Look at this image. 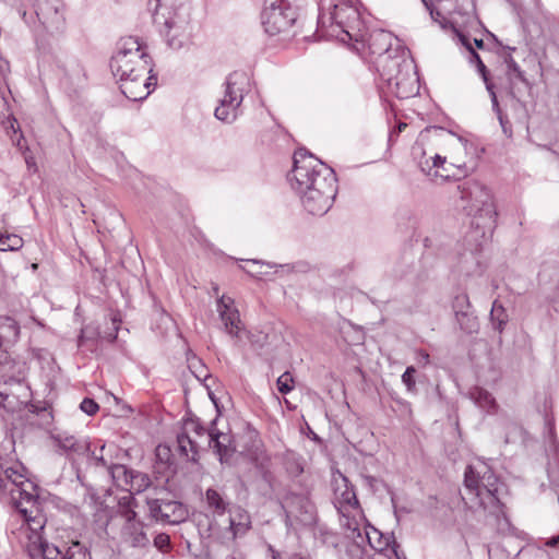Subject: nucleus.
Listing matches in <instances>:
<instances>
[{
    "label": "nucleus",
    "mask_w": 559,
    "mask_h": 559,
    "mask_svg": "<svg viewBox=\"0 0 559 559\" xmlns=\"http://www.w3.org/2000/svg\"><path fill=\"white\" fill-rule=\"evenodd\" d=\"M288 180L309 214L322 216L331 209L337 193L335 173L306 150L295 152Z\"/></svg>",
    "instance_id": "1"
},
{
    "label": "nucleus",
    "mask_w": 559,
    "mask_h": 559,
    "mask_svg": "<svg viewBox=\"0 0 559 559\" xmlns=\"http://www.w3.org/2000/svg\"><path fill=\"white\" fill-rule=\"evenodd\" d=\"M110 69L120 82L122 94L130 100L145 99L156 85L152 75V58L135 37L122 38L111 57Z\"/></svg>",
    "instance_id": "2"
},
{
    "label": "nucleus",
    "mask_w": 559,
    "mask_h": 559,
    "mask_svg": "<svg viewBox=\"0 0 559 559\" xmlns=\"http://www.w3.org/2000/svg\"><path fill=\"white\" fill-rule=\"evenodd\" d=\"M28 488L34 490L35 485L28 479L27 468L21 462L1 467L0 495L10 498L21 524H29L37 530L46 525V516L38 497Z\"/></svg>",
    "instance_id": "3"
},
{
    "label": "nucleus",
    "mask_w": 559,
    "mask_h": 559,
    "mask_svg": "<svg viewBox=\"0 0 559 559\" xmlns=\"http://www.w3.org/2000/svg\"><path fill=\"white\" fill-rule=\"evenodd\" d=\"M448 144L450 145L453 154L451 155V162H447V157L437 153L431 146V131L425 130L420 132L419 138L412 147V155L417 163L423 174L429 177L431 180H447L454 177L455 174L450 173V167L462 169L465 167V162L461 155L469 154L472 143L453 132H449Z\"/></svg>",
    "instance_id": "4"
},
{
    "label": "nucleus",
    "mask_w": 559,
    "mask_h": 559,
    "mask_svg": "<svg viewBox=\"0 0 559 559\" xmlns=\"http://www.w3.org/2000/svg\"><path fill=\"white\" fill-rule=\"evenodd\" d=\"M499 478L484 462L467 466L464 475L465 495L463 501L473 512H481L484 519L495 518L497 521L504 515L503 504L498 493Z\"/></svg>",
    "instance_id": "5"
},
{
    "label": "nucleus",
    "mask_w": 559,
    "mask_h": 559,
    "mask_svg": "<svg viewBox=\"0 0 559 559\" xmlns=\"http://www.w3.org/2000/svg\"><path fill=\"white\" fill-rule=\"evenodd\" d=\"M147 9L167 45L179 50L192 43L190 5L182 0H148Z\"/></svg>",
    "instance_id": "6"
},
{
    "label": "nucleus",
    "mask_w": 559,
    "mask_h": 559,
    "mask_svg": "<svg viewBox=\"0 0 559 559\" xmlns=\"http://www.w3.org/2000/svg\"><path fill=\"white\" fill-rule=\"evenodd\" d=\"M318 27L326 36L342 43L365 41V25L357 3L353 0H340L330 5L329 12H321Z\"/></svg>",
    "instance_id": "7"
},
{
    "label": "nucleus",
    "mask_w": 559,
    "mask_h": 559,
    "mask_svg": "<svg viewBox=\"0 0 559 559\" xmlns=\"http://www.w3.org/2000/svg\"><path fill=\"white\" fill-rule=\"evenodd\" d=\"M45 525L33 530L29 524H21L17 538L26 548L31 559H92L87 549L80 542L56 546L43 537Z\"/></svg>",
    "instance_id": "8"
},
{
    "label": "nucleus",
    "mask_w": 559,
    "mask_h": 559,
    "mask_svg": "<svg viewBox=\"0 0 559 559\" xmlns=\"http://www.w3.org/2000/svg\"><path fill=\"white\" fill-rule=\"evenodd\" d=\"M379 72L388 93L397 98H408L417 93L415 64L405 49H401V55H394V58H385Z\"/></svg>",
    "instance_id": "9"
},
{
    "label": "nucleus",
    "mask_w": 559,
    "mask_h": 559,
    "mask_svg": "<svg viewBox=\"0 0 559 559\" xmlns=\"http://www.w3.org/2000/svg\"><path fill=\"white\" fill-rule=\"evenodd\" d=\"M302 0H263L261 24L270 36L286 34L298 17Z\"/></svg>",
    "instance_id": "10"
},
{
    "label": "nucleus",
    "mask_w": 559,
    "mask_h": 559,
    "mask_svg": "<svg viewBox=\"0 0 559 559\" xmlns=\"http://www.w3.org/2000/svg\"><path fill=\"white\" fill-rule=\"evenodd\" d=\"M248 87L247 73L240 71L230 73L224 83L223 95L214 110L215 118L226 123H233L242 114L241 104Z\"/></svg>",
    "instance_id": "11"
},
{
    "label": "nucleus",
    "mask_w": 559,
    "mask_h": 559,
    "mask_svg": "<svg viewBox=\"0 0 559 559\" xmlns=\"http://www.w3.org/2000/svg\"><path fill=\"white\" fill-rule=\"evenodd\" d=\"M333 503L341 514L342 526L348 532H357V536L361 537L360 526L365 516L354 487L344 475H340V478L335 479Z\"/></svg>",
    "instance_id": "12"
},
{
    "label": "nucleus",
    "mask_w": 559,
    "mask_h": 559,
    "mask_svg": "<svg viewBox=\"0 0 559 559\" xmlns=\"http://www.w3.org/2000/svg\"><path fill=\"white\" fill-rule=\"evenodd\" d=\"M459 188L462 200L467 202L465 209L468 214L484 219V228H492L496 223L497 212L490 190L474 180L466 181Z\"/></svg>",
    "instance_id": "13"
},
{
    "label": "nucleus",
    "mask_w": 559,
    "mask_h": 559,
    "mask_svg": "<svg viewBox=\"0 0 559 559\" xmlns=\"http://www.w3.org/2000/svg\"><path fill=\"white\" fill-rule=\"evenodd\" d=\"M504 66L506 85L516 106L518 118L527 120L532 103V85L510 55L504 58Z\"/></svg>",
    "instance_id": "14"
},
{
    "label": "nucleus",
    "mask_w": 559,
    "mask_h": 559,
    "mask_svg": "<svg viewBox=\"0 0 559 559\" xmlns=\"http://www.w3.org/2000/svg\"><path fill=\"white\" fill-rule=\"evenodd\" d=\"M112 526L118 528L121 543L132 548H144L150 544L144 523L138 518L130 504H121L111 519Z\"/></svg>",
    "instance_id": "15"
},
{
    "label": "nucleus",
    "mask_w": 559,
    "mask_h": 559,
    "mask_svg": "<svg viewBox=\"0 0 559 559\" xmlns=\"http://www.w3.org/2000/svg\"><path fill=\"white\" fill-rule=\"evenodd\" d=\"M34 10L44 31L51 35L63 32L66 17L62 0H34Z\"/></svg>",
    "instance_id": "16"
},
{
    "label": "nucleus",
    "mask_w": 559,
    "mask_h": 559,
    "mask_svg": "<svg viewBox=\"0 0 559 559\" xmlns=\"http://www.w3.org/2000/svg\"><path fill=\"white\" fill-rule=\"evenodd\" d=\"M358 44L362 48L367 46L371 55L380 57V68L385 58H394L392 55L393 50L396 52L395 55H401V49H404L399 38L384 29H374L369 34L365 31V41H359Z\"/></svg>",
    "instance_id": "17"
},
{
    "label": "nucleus",
    "mask_w": 559,
    "mask_h": 559,
    "mask_svg": "<svg viewBox=\"0 0 559 559\" xmlns=\"http://www.w3.org/2000/svg\"><path fill=\"white\" fill-rule=\"evenodd\" d=\"M20 371L13 359L4 356L0 359V408L13 412L19 405L17 397L10 391V384L19 382Z\"/></svg>",
    "instance_id": "18"
},
{
    "label": "nucleus",
    "mask_w": 559,
    "mask_h": 559,
    "mask_svg": "<svg viewBox=\"0 0 559 559\" xmlns=\"http://www.w3.org/2000/svg\"><path fill=\"white\" fill-rule=\"evenodd\" d=\"M485 270L486 264L483 260L480 245L459 253L455 273L459 277H463L465 282L469 278L481 276Z\"/></svg>",
    "instance_id": "19"
},
{
    "label": "nucleus",
    "mask_w": 559,
    "mask_h": 559,
    "mask_svg": "<svg viewBox=\"0 0 559 559\" xmlns=\"http://www.w3.org/2000/svg\"><path fill=\"white\" fill-rule=\"evenodd\" d=\"M282 508L287 519H295L302 523L313 519V506L308 493H286L282 499Z\"/></svg>",
    "instance_id": "20"
},
{
    "label": "nucleus",
    "mask_w": 559,
    "mask_h": 559,
    "mask_svg": "<svg viewBox=\"0 0 559 559\" xmlns=\"http://www.w3.org/2000/svg\"><path fill=\"white\" fill-rule=\"evenodd\" d=\"M365 521H362V524L360 526V534L361 537L357 536V532L348 535L350 538L355 540V543L348 548V552L352 555H366L362 549V544L365 540H367L370 548H372L376 551H382L388 546L389 542L388 539L382 538V534L374 528L373 526H369L365 524Z\"/></svg>",
    "instance_id": "21"
},
{
    "label": "nucleus",
    "mask_w": 559,
    "mask_h": 559,
    "mask_svg": "<svg viewBox=\"0 0 559 559\" xmlns=\"http://www.w3.org/2000/svg\"><path fill=\"white\" fill-rule=\"evenodd\" d=\"M249 263L252 264H260V265H266L270 269H273V272H260L259 274L263 277H269L270 275H275L280 278L288 277L292 274H298V273H307L310 271L311 266L306 261H298L294 263H273V262H265L262 260H248Z\"/></svg>",
    "instance_id": "22"
},
{
    "label": "nucleus",
    "mask_w": 559,
    "mask_h": 559,
    "mask_svg": "<svg viewBox=\"0 0 559 559\" xmlns=\"http://www.w3.org/2000/svg\"><path fill=\"white\" fill-rule=\"evenodd\" d=\"M206 447L213 448L221 463L228 462L236 451L231 436L215 429H210Z\"/></svg>",
    "instance_id": "23"
},
{
    "label": "nucleus",
    "mask_w": 559,
    "mask_h": 559,
    "mask_svg": "<svg viewBox=\"0 0 559 559\" xmlns=\"http://www.w3.org/2000/svg\"><path fill=\"white\" fill-rule=\"evenodd\" d=\"M250 527L249 514L243 509L238 508L229 519V526L223 537V543L235 540L238 536L246 534Z\"/></svg>",
    "instance_id": "24"
},
{
    "label": "nucleus",
    "mask_w": 559,
    "mask_h": 559,
    "mask_svg": "<svg viewBox=\"0 0 559 559\" xmlns=\"http://www.w3.org/2000/svg\"><path fill=\"white\" fill-rule=\"evenodd\" d=\"M459 38L462 45L465 46L466 49L471 52L469 61L476 64L478 73L481 75V79L486 84V90L488 91V93L495 91V86L489 80L487 68L481 61L479 55L474 50L469 37L464 34H459Z\"/></svg>",
    "instance_id": "25"
},
{
    "label": "nucleus",
    "mask_w": 559,
    "mask_h": 559,
    "mask_svg": "<svg viewBox=\"0 0 559 559\" xmlns=\"http://www.w3.org/2000/svg\"><path fill=\"white\" fill-rule=\"evenodd\" d=\"M468 396L475 405L488 414H493L498 408L495 397L483 388L474 386L469 390Z\"/></svg>",
    "instance_id": "26"
},
{
    "label": "nucleus",
    "mask_w": 559,
    "mask_h": 559,
    "mask_svg": "<svg viewBox=\"0 0 559 559\" xmlns=\"http://www.w3.org/2000/svg\"><path fill=\"white\" fill-rule=\"evenodd\" d=\"M165 513L163 514V522L169 524H179L183 522L188 516L187 509L177 501L165 502Z\"/></svg>",
    "instance_id": "27"
},
{
    "label": "nucleus",
    "mask_w": 559,
    "mask_h": 559,
    "mask_svg": "<svg viewBox=\"0 0 559 559\" xmlns=\"http://www.w3.org/2000/svg\"><path fill=\"white\" fill-rule=\"evenodd\" d=\"M177 442L180 452L186 456H189V453H191V460L195 461V455H198V452L201 449V441L193 439V437L183 428V431L177 437Z\"/></svg>",
    "instance_id": "28"
},
{
    "label": "nucleus",
    "mask_w": 559,
    "mask_h": 559,
    "mask_svg": "<svg viewBox=\"0 0 559 559\" xmlns=\"http://www.w3.org/2000/svg\"><path fill=\"white\" fill-rule=\"evenodd\" d=\"M221 325L224 326L225 331L233 337L242 340L249 337V333L245 328L240 317H219Z\"/></svg>",
    "instance_id": "29"
},
{
    "label": "nucleus",
    "mask_w": 559,
    "mask_h": 559,
    "mask_svg": "<svg viewBox=\"0 0 559 559\" xmlns=\"http://www.w3.org/2000/svg\"><path fill=\"white\" fill-rule=\"evenodd\" d=\"M24 245L23 238L16 234H9L0 230V250L17 251Z\"/></svg>",
    "instance_id": "30"
},
{
    "label": "nucleus",
    "mask_w": 559,
    "mask_h": 559,
    "mask_svg": "<svg viewBox=\"0 0 559 559\" xmlns=\"http://www.w3.org/2000/svg\"><path fill=\"white\" fill-rule=\"evenodd\" d=\"M183 427L193 439L201 441V449L206 447L210 430L205 429L198 420L193 419L186 421Z\"/></svg>",
    "instance_id": "31"
},
{
    "label": "nucleus",
    "mask_w": 559,
    "mask_h": 559,
    "mask_svg": "<svg viewBox=\"0 0 559 559\" xmlns=\"http://www.w3.org/2000/svg\"><path fill=\"white\" fill-rule=\"evenodd\" d=\"M51 438L64 451L79 452L84 448L73 436L67 433H56Z\"/></svg>",
    "instance_id": "32"
},
{
    "label": "nucleus",
    "mask_w": 559,
    "mask_h": 559,
    "mask_svg": "<svg viewBox=\"0 0 559 559\" xmlns=\"http://www.w3.org/2000/svg\"><path fill=\"white\" fill-rule=\"evenodd\" d=\"M4 323L0 326V347L4 340H15L19 336V326L13 317H2Z\"/></svg>",
    "instance_id": "33"
},
{
    "label": "nucleus",
    "mask_w": 559,
    "mask_h": 559,
    "mask_svg": "<svg viewBox=\"0 0 559 559\" xmlns=\"http://www.w3.org/2000/svg\"><path fill=\"white\" fill-rule=\"evenodd\" d=\"M489 95H490V99H491V104H492V109L497 114V117L499 119L500 126L502 128V132L508 138H510L512 135V126L509 122L507 116H504L502 114L501 109H500V106H499V103H498V98H497V94H496L495 91H492V92H489Z\"/></svg>",
    "instance_id": "34"
},
{
    "label": "nucleus",
    "mask_w": 559,
    "mask_h": 559,
    "mask_svg": "<svg viewBox=\"0 0 559 559\" xmlns=\"http://www.w3.org/2000/svg\"><path fill=\"white\" fill-rule=\"evenodd\" d=\"M205 497L209 507L213 509L217 514H223L225 512L227 503L218 491L210 488L206 490Z\"/></svg>",
    "instance_id": "35"
},
{
    "label": "nucleus",
    "mask_w": 559,
    "mask_h": 559,
    "mask_svg": "<svg viewBox=\"0 0 559 559\" xmlns=\"http://www.w3.org/2000/svg\"><path fill=\"white\" fill-rule=\"evenodd\" d=\"M341 332L344 334L345 341L349 343H358L364 338L361 329L354 326L348 320L343 321Z\"/></svg>",
    "instance_id": "36"
},
{
    "label": "nucleus",
    "mask_w": 559,
    "mask_h": 559,
    "mask_svg": "<svg viewBox=\"0 0 559 559\" xmlns=\"http://www.w3.org/2000/svg\"><path fill=\"white\" fill-rule=\"evenodd\" d=\"M109 323L111 324V328L107 331H99L97 333V336L107 340V341H114L117 337V333L119 330V325L121 324V318L120 317H109Z\"/></svg>",
    "instance_id": "37"
},
{
    "label": "nucleus",
    "mask_w": 559,
    "mask_h": 559,
    "mask_svg": "<svg viewBox=\"0 0 559 559\" xmlns=\"http://www.w3.org/2000/svg\"><path fill=\"white\" fill-rule=\"evenodd\" d=\"M217 311L219 314H238V309L234 308V299L228 296H222L217 300Z\"/></svg>",
    "instance_id": "38"
},
{
    "label": "nucleus",
    "mask_w": 559,
    "mask_h": 559,
    "mask_svg": "<svg viewBox=\"0 0 559 559\" xmlns=\"http://www.w3.org/2000/svg\"><path fill=\"white\" fill-rule=\"evenodd\" d=\"M469 307L468 296L465 293H460L453 300V314H467L466 310Z\"/></svg>",
    "instance_id": "39"
},
{
    "label": "nucleus",
    "mask_w": 559,
    "mask_h": 559,
    "mask_svg": "<svg viewBox=\"0 0 559 559\" xmlns=\"http://www.w3.org/2000/svg\"><path fill=\"white\" fill-rule=\"evenodd\" d=\"M286 472L292 477H298L304 473V465L297 457H288L285 462Z\"/></svg>",
    "instance_id": "40"
},
{
    "label": "nucleus",
    "mask_w": 559,
    "mask_h": 559,
    "mask_svg": "<svg viewBox=\"0 0 559 559\" xmlns=\"http://www.w3.org/2000/svg\"><path fill=\"white\" fill-rule=\"evenodd\" d=\"M293 382H294V380H293L292 374L289 372H284L283 374H281L277 378V381H276L278 391L282 394L289 393L294 389Z\"/></svg>",
    "instance_id": "41"
},
{
    "label": "nucleus",
    "mask_w": 559,
    "mask_h": 559,
    "mask_svg": "<svg viewBox=\"0 0 559 559\" xmlns=\"http://www.w3.org/2000/svg\"><path fill=\"white\" fill-rule=\"evenodd\" d=\"M165 502L164 500L155 499L148 501V509L152 518H154L156 521L163 522V514L165 513Z\"/></svg>",
    "instance_id": "42"
},
{
    "label": "nucleus",
    "mask_w": 559,
    "mask_h": 559,
    "mask_svg": "<svg viewBox=\"0 0 559 559\" xmlns=\"http://www.w3.org/2000/svg\"><path fill=\"white\" fill-rule=\"evenodd\" d=\"M416 369L413 366H408L402 374V382L405 384L408 392H414L416 388L415 376Z\"/></svg>",
    "instance_id": "43"
},
{
    "label": "nucleus",
    "mask_w": 559,
    "mask_h": 559,
    "mask_svg": "<svg viewBox=\"0 0 559 559\" xmlns=\"http://www.w3.org/2000/svg\"><path fill=\"white\" fill-rule=\"evenodd\" d=\"M154 546L162 552L170 550V537L166 533H159L154 538Z\"/></svg>",
    "instance_id": "44"
},
{
    "label": "nucleus",
    "mask_w": 559,
    "mask_h": 559,
    "mask_svg": "<svg viewBox=\"0 0 559 559\" xmlns=\"http://www.w3.org/2000/svg\"><path fill=\"white\" fill-rule=\"evenodd\" d=\"M80 408L86 415L93 416V415H95L98 412L99 406H98V404L94 400L85 397L81 402Z\"/></svg>",
    "instance_id": "45"
},
{
    "label": "nucleus",
    "mask_w": 559,
    "mask_h": 559,
    "mask_svg": "<svg viewBox=\"0 0 559 559\" xmlns=\"http://www.w3.org/2000/svg\"><path fill=\"white\" fill-rule=\"evenodd\" d=\"M490 319V322L492 324V326L497 330H499L500 332L502 331V326L506 324V321L504 320H501L499 317H489Z\"/></svg>",
    "instance_id": "46"
},
{
    "label": "nucleus",
    "mask_w": 559,
    "mask_h": 559,
    "mask_svg": "<svg viewBox=\"0 0 559 559\" xmlns=\"http://www.w3.org/2000/svg\"><path fill=\"white\" fill-rule=\"evenodd\" d=\"M462 319L464 321H460L461 326H463L464 323H467L469 325L471 330L476 328V325H477L476 324V317L466 316V317H462Z\"/></svg>",
    "instance_id": "47"
},
{
    "label": "nucleus",
    "mask_w": 559,
    "mask_h": 559,
    "mask_svg": "<svg viewBox=\"0 0 559 559\" xmlns=\"http://www.w3.org/2000/svg\"><path fill=\"white\" fill-rule=\"evenodd\" d=\"M548 148L559 156V135L550 141Z\"/></svg>",
    "instance_id": "48"
},
{
    "label": "nucleus",
    "mask_w": 559,
    "mask_h": 559,
    "mask_svg": "<svg viewBox=\"0 0 559 559\" xmlns=\"http://www.w3.org/2000/svg\"><path fill=\"white\" fill-rule=\"evenodd\" d=\"M548 547H556L559 545V535L552 536L551 538L547 539L545 543Z\"/></svg>",
    "instance_id": "49"
},
{
    "label": "nucleus",
    "mask_w": 559,
    "mask_h": 559,
    "mask_svg": "<svg viewBox=\"0 0 559 559\" xmlns=\"http://www.w3.org/2000/svg\"><path fill=\"white\" fill-rule=\"evenodd\" d=\"M418 357L420 358V361H423L424 365H428L429 364V354L425 350H419L418 352Z\"/></svg>",
    "instance_id": "50"
},
{
    "label": "nucleus",
    "mask_w": 559,
    "mask_h": 559,
    "mask_svg": "<svg viewBox=\"0 0 559 559\" xmlns=\"http://www.w3.org/2000/svg\"><path fill=\"white\" fill-rule=\"evenodd\" d=\"M396 548H397V546L395 545L393 550H394L396 559H406L405 554L404 552H400Z\"/></svg>",
    "instance_id": "51"
},
{
    "label": "nucleus",
    "mask_w": 559,
    "mask_h": 559,
    "mask_svg": "<svg viewBox=\"0 0 559 559\" xmlns=\"http://www.w3.org/2000/svg\"><path fill=\"white\" fill-rule=\"evenodd\" d=\"M25 162H26L28 168L35 166V162H34L33 157H27L26 156L25 157Z\"/></svg>",
    "instance_id": "52"
},
{
    "label": "nucleus",
    "mask_w": 559,
    "mask_h": 559,
    "mask_svg": "<svg viewBox=\"0 0 559 559\" xmlns=\"http://www.w3.org/2000/svg\"><path fill=\"white\" fill-rule=\"evenodd\" d=\"M474 44L477 48H483L484 46V41L483 39H477V38H474Z\"/></svg>",
    "instance_id": "53"
},
{
    "label": "nucleus",
    "mask_w": 559,
    "mask_h": 559,
    "mask_svg": "<svg viewBox=\"0 0 559 559\" xmlns=\"http://www.w3.org/2000/svg\"><path fill=\"white\" fill-rule=\"evenodd\" d=\"M241 270H245L248 274H250V275H252V276H253V275H257V276L262 277V276L259 274L260 272L253 273V272H251L250 270H246V269H245V266H241Z\"/></svg>",
    "instance_id": "54"
},
{
    "label": "nucleus",
    "mask_w": 559,
    "mask_h": 559,
    "mask_svg": "<svg viewBox=\"0 0 559 559\" xmlns=\"http://www.w3.org/2000/svg\"><path fill=\"white\" fill-rule=\"evenodd\" d=\"M95 459H96V460H98L99 462H102V464H103V465H106V462H105V460L103 459V456H97V455L95 454Z\"/></svg>",
    "instance_id": "55"
},
{
    "label": "nucleus",
    "mask_w": 559,
    "mask_h": 559,
    "mask_svg": "<svg viewBox=\"0 0 559 559\" xmlns=\"http://www.w3.org/2000/svg\"><path fill=\"white\" fill-rule=\"evenodd\" d=\"M359 559H371L369 555H360Z\"/></svg>",
    "instance_id": "56"
},
{
    "label": "nucleus",
    "mask_w": 559,
    "mask_h": 559,
    "mask_svg": "<svg viewBox=\"0 0 559 559\" xmlns=\"http://www.w3.org/2000/svg\"><path fill=\"white\" fill-rule=\"evenodd\" d=\"M436 135H443L442 130H435Z\"/></svg>",
    "instance_id": "57"
},
{
    "label": "nucleus",
    "mask_w": 559,
    "mask_h": 559,
    "mask_svg": "<svg viewBox=\"0 0 559 559\" xmlns=\"http://www.w3.org/2000/svg\"><path fill=\"white\" fill-rule=\"evenodd\" d=\"M116 471H123V472H126L124 466H121V465H120V466H117V467H116Z\"/></svg>",
    "instance_id": "58"
},
{
    "label": "nucleus",
    "mask_w": 559,
    "mask_h": 559,
    "mask_svg": "<svg viewBox=\"0 0 559 559\" xmlns=\"http://www.w3.org/2000/svg\"><path fill=\"white\" fill-rule=\"evenodd\" d=\"M488 34H489L490 37H492L497 41V37L495 36V34L489 33V32H488Z\"/></svg>",
    "instance_id": "59"
},
{
    "label": "nucleus",
    "mask_w": 559,
    "mask_h": 559,
    "mask_svg": "<svg viewBox=\"0 0 559 559\" xmlns=\"http://www.w3.org/2000/svg\"><path fill=\"white\" fill-rule=\"evenodd\" d=\"M404 127H406V124L405 123H401L399 128H400V130H402Z\"/></svg>",
    "instance_id": "60"
},
{
    "label": "nucleus",
    "mask_w": 559,
    "mask_h": 559,
    "mask_svg": "<svg viewBox=\"0 0 559 559\" xmlns=\"http://www.w3.org/2000/svg\"><path fill=\"white\" fill-rule=\"evenodd\" d=\"M558 129H559V126L558 124H554V130L558 131Z\"/></svg>",
    "instance_id": "61"
},
{
    "label": "nucleus",
    "mask_w": 559,
    "mask_h": 559,
    "mask_svg": "<svg viewBox=\"0 0 559 559\" xmlns=\"http://www.w3.org/2000/svg\"><path fill=\"white\" fill-rule=\"evenodd\" d=\"M104 319L106 320V321H105V324H108V322H109V321H108V320H109V318H108V317H104Z\"/></svg>",
    "instance_id": "62"
},
{
    "label": "nucleus",
    "mask_w": 559,
    "mask_h": 559,
    "mask_svg": "<svg viewBox=\"0 0 559 559\" xmlns=\"http://www.w3.org/2000/svg\"><path fill=\"white\" fill-rule=\"evenodd\" d=\"M423 2L425 3V5L429 9V5L427 3V0H423Z\"/></svg>",
    "instance_id": "63"
},
{
    "label": "nucleus",
    "mask_w": 559,
    "mask_h": 559,
    "mask_svg": "<svg viewBox=\"0 0 559 559\" xmlns=\"http://www.w3.org/2000/svg\"><path fill=\"white\" fill-rule=\"evenodd\" d=\"M554 309H555L556 312H559V308L555 307Z\"/></svg>",
    "instance_id": "64"
}]
</instances>
